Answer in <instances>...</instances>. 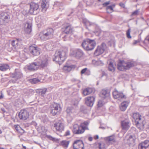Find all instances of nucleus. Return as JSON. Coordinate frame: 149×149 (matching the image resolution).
Instances as JSON below:
<instances>
[{"instance_id": "26", "label": "nucleus", "mask_w": 149, "mask_h": 149, "mask_svg": "<svg viewBox=\"0 0 149 149\" xmlns=\"http://www.w3.org/2000/svg\"><path fill=\"white\" fill-rule=\"evenodd\" d=\"M129 102L127 101H124L122 102L120 104V110L123 111H125L126 109Z\"/></svg>"}, {"instance_id": "54", "label": "nucleus", "mask_w": 149, "mask_h": 149, "mask_svg": "<svg viewBox=\"0 0 149 149\" xmlns=\"http://www.w3.org/2000/svg\"><path fill=\"white\" fill-rule=\"evenodd\" d=\"M70 131L69 130L67 131L65 134V135L66 136H67L70 135Z\"/></svg>"}, {"instance_id": "8", "label": "nucleus", "mask_w": 149, "mask_h": 149, "mask_svg": "<svg viewBox=\"0 0 149 149\" xmlns=\"http://www.w3.org/2000/svg\"><path fill=\"white\" fill-rule=\"evenodd\" d=\"M9 16L6 13H2L0 15V25H4L7 23L9 19Z\"/></svg>"}, {"instance_id": "40", "label": "nucleus", "mask_w": 149, "mask_h": 149, "mask_svg": "<svg viewBox=\"0 0 149 149\" xmlns=\"http://www.w3.org/2000/svg\"><path fill=\"white\" fill-rule=\"evenodd\" d=\"M98 146L99 149H105V144L103 143H98Z\"/></svg>"}, {"instance_id": "50", "label": "nucleus", "mask_w": 149, "mask_h": 149, "mask_svg": "<svg viewBox=\"0 0 149 149\" xmlns=\"http://www.w3.org/2000/svg\"><path fill=\"white\" fill-rule=\"evenodd\" d=\"M103 105V104L102 103V101L101 100L99 101L97 104L98 107H101Z\"/></svg>"}, {"instance_id": "34", "label": "nucleus", "mask_w": 149, "mask_h": 149, "mask_svg": "<svg viewBox=\"0 0 149 149\" xmlns=\"http://www.w3.org/2000/svg\"><path fill=\"white\" fill-rule=\"evenodd\" d=\"M92 63L95 66H97L99 65H103V63L101 61L95 60H93L92 61Z\"/></svg>"}, {"instance_id": "19", "label": "nucleus", "mask_w": 149, "mask_h": 149, "mask_svg": "<svg viewBox=\"0 0 149 149\" xmlns=\"http://www.w3.org/2000/svg\"><path fill=\"white\" fill-rule=\"evenodd\" d=\"M41 6L42 10L44 12H45L49 7L48 2L46 0H42Z\"/></svg>"}, {"instance_id": "44", "label": "nucleus", "mask_w": 149, "mask_h": 149, "mask_svg": "<svg viewBox=\"0 0 149 149\" xmlns=\"http://www.w3.org/2000/svg\"><path fill=\"white\" fill-rule=\"evenodd\" d=\"M47 137L49 139L53 141H55L56 140V138L52 137L50 135H48L47 136Z\"/></svg>"}, {"instance_id": "32", "label": "nucleus", "mask_w": 149, "mask_h": 149, "mask_svg": "<svg viewBox=\"0 0 149 149\" xmlns=\"http://www.w3.org/2000/svg\"><path fill=\"white\" fill-rule=\"evenodd\" d=\"M143 121H136V125L137 127L140 130H141L143 128L144 124L143 123Z\"/></svg>"}, {"instance_id": "15", "label": "nucleus", "mask_w": 149, "mask_h": 149, "mask_svg": "<svg viewBox=\"0 0 149 149\" xmlns=\"http://www.w3.org/2000/svg\"><path fill=\"white\" fill-rule=\"evenodd\" d=\"M19 116L20 119L26 120L29 117V114L25 110H21L19 113Z\"/></svg>"}, {"instance_id": "49", "label": "nucleus", "mask_w": 149, "mask_h": 149, "mask_svg": "<svg viewBox=\"0 0 149 149\" xmlns=\"http://www.w3.org/2000/svg\"><path fill=\"white\" fill-rule=\"evenodd\" d=\"M139 13V11L136 10L133 12L132 15V16H135L138 15Z\"/></svg>"}, {"instance_id": "20", "label": "nucleus", "mask_w": 149, "mask_h": 149, "mask_svg": "<svg viewBox=\"0 0 149 149\" xmlns=\"http://www.w3.org/2000/svg\"><path fill=\"white\" fill-rule=\"evenodd\" d=\"M24 31L26 33L29 34L32 31V25L31 23L27 22L25 24Z\"/></svg>"}, {"instance_id": "52", "label": "nucleus", "mask_w": 149, "mask_h": 149, "mask_svg": "<svg viewBox=\"0 0 149 149\" xmlns=\"http://www.w3.org/2000/svg\"><path fill=\"white\" fill-rule=\"evenodd\" d=\"M87 70V69L86 68L83 69L81 71V74H82L85 73Z\"/></svg>"}, {"instance_id": "51", "label": "nucleus", "mask_w": 149, "mask_h": 149, "mask_svg": "<svg viewBox=\"0 0 149 149\" xmlns=\"http://www.w3.org/2000/svg\"><path fill=\"white\" fill-rule=\"evenodd\" d=\"M140 42V41L139 40H134L133 42V44L134 45H136V44H139Z\"/></svg>"}, {"instance_id": "47", "label": "nucleus", "mask_w": 149, "mask_h": 149, "mask_svg": "<svg viewBox=\"0 0 149 149\" xmlns=\"http://www.w3.org/2000/svg\"><path fill=\"white\" fill-rule=\"evenodd\" d=\"M93 2V0H87L86 3L87 5H90L92 4Z\"/></svg>"}, {"instance_id": "14", "label": "nucleus", "mask_w": 149, "mask_h": 149, "mask_svg": "<svg viewBox=\"0 0 149 149\" xmlns=\"http://www.w3.org/2000/svg\"><path fill=\"white\" fill-rule=\"evenodd\" d=\"M39 66L37 61L33 62L27 65V68L28 70L31 71H34L37 70Z\"/></svg>"}, {"instance_id": "63", "label": "nucleus", "mask_w": 149, "mask_h": 149, "mask_svg": "<svg viewBox=\"0 0 149 149\" xmlns=\"http://www.w3.org/2000/svg\"><path fill=\"white\" fill-rule=\"evenodd\" d=\"M1 110L2 111H3V112H6L5 109L3 108H1Z\"/></svg>"}, {"instance_id": "42", "label": "nucleus", "mask_w": 149, "mask_h": 149, "mask_svg": "<svg viewBox=\"0 0 149 149\" xmlns=\"http://www.w3.org/2000/svg\"><path fill=\"white\" fill-rule=\"evenodd\" d=\"M131 32V30L130 29H128L126 32V35L127 38H128L130 39L132 37L130 36V33Z\"/></svg>"}, {"instance_id": "35", "label": "nucleus", "mask_w": 149, "mask_h": 149, "mask_svg": "<svg viewBox=\"0 0 149 149\" xmlns=\"http://www.w3.org/2000/svg\"><path fill=\"white\" fill-rule=\"evenodd\" d=\"M87 43H89V45L92 47H95L96 46V43L94 40H91L89 39H87V40L86 41Z\"/></svg>"}, {"instance_id": "38", "label": "nucleus", "mask_w": 149, "mask_h": 149, "mask_svg": "<svg viewBox=\"0 0 149 149\" xmlns=\"http://www.w3.org/2000/svg\"><path fill=\"white\" fill-rule=\"evenodd\" d=\"M108 68L109 70L112 72H114L115 70V68L111 62L110 63Z\"/></svg>"}, {"instance_id": "39", "label": "nucleus", "mask_w": 149, "mask_h": 149, "mask_svg": "<svg viewBox=\"0 0 149 149\" xmlns=\"http://www.w3.org/2000/svg\"><path fill=\"white\" fill-rule=\"evenodd\" d=\"M29 81L30 82L33 84H35L40 81L39 79L36 78L31 79Z\"/></svg>"}, {"instance_id": "23", "label": "nucleus", "mask_w": 149, "mask_h": 149, "mask_svg": "<svg viewBox=\"0 0 149 149\" xmlns=\"http://www.w3.org/2000/svg\"><path fill=\"white\" fill-rule=\"evenodd\" d=\"M104 50V47H97L94 53V55L96 56H99L103 53Z\"/></svg>"}, {"instance_id": "58", "label": "nucleus", "mask_w": 149, "mask_h": 149, "mask_svg": "<svg viewBox=\"0 0 149 149\" xmlns=\"http://www.w3.org/2000/svg\"><path fill=\"white\" fill-rule=\"evenodd\" d=\"M77 103H78V102L77 100H76V101H75V102L74 103H73V104L75 106L77 104Z\"/></svg>"}, {"instance_id": "53", "label": "nucleus", "mask_w": 149, "mask_h": 149, "mask_svg": "<svg viewBox=\"0 0 149 149\" xmlns=\"http://www.w3.org/2000/svg\"><path fill=\"white\" fill-rule=\"evenodd\" d=\"M66 111L68 113H70L71 112V108L70 107H68L66 110Z\"/></svg>"}, {"instance_id": "60", "label": "nucleus", "mask_w": 149, "mask_h": 149, "mask_svg": "<svg viewBox=\"0 0 149 149\" xmlns=\"http://www.w3.org/2000/svg\"><path fill=\"white\" fill-rule=\"evenodd\" d=\"M3 97V94L2 93H1V95L0 96V99L2 98Z\"/></svg>"}, {"instance_id": "61", "label": "nucleus", "mask_w": 149, "mask_h": 149, "mask_svg": "<svg viewBox=\"0 0 149 149\" xmlns=\"http://www.w3.org/2000/svg\"><path fill=\"white\" fill-rule=\"evenodd\" d=\"M8 48L7 49L8 50V51L10 52L12 50L11 48H10L9 47H8Z\"/></svg>"}, {"instance_id": "45", "label": "nucleus", "mask_w": 149, "mask_h": 149, "mask_svg": "<svg viewBox=\"0 0 149 149\" xmlns=\"http://www.w3.org/2000/svg\"><path fill=\"white\" fill-rule=\"evenodd\" d=\"M84 49L86 51H91L93 50L94 47H92L91 48L90 47H83Z\"/></svg>"}, {"instance_id": "37", "label": "nucleus", "mask_w": 149, "mask_h": 149, "mask_svg": "<svg viewBox=\"0 0 149 149\" xmlns=\"http://www.w3.org/2000/svg\"><path fill=\"white\" fill-rule=\"evenodd\" d=\"M127 140L128 143L130 144L134 143L135 142V139L132 135H130Z\"/></svg>"}, {"instance_id": "13", "label": "nucleus", "mask_w": 149, "mask_h": 149, "mask_svg": "<svg viewBox=\"0 0 149 149\" xmlns=\"http://www.w3.org/2000/svg\"><path fill=\"white\" fill-rule=\"evenodd\" d=\"M74 149H84V144L82 141L80 140L75 141L73 144Z\"/></svg>"}, {"instance_id": "46", "label": "nucleus", "mask_w": 149, "mask_h": 149, "mask_svg": "<svg viewBox=\"0 0 149 149\" xmlns=\"http://www.w3.org/2000/svg\"><path fill=\"white\" fill-rule=\"evenodd\" d=\"M14 127L16 129V130L17 131V132H19V130L20 129H21V128L20 127V126L19 125H14Z\"/></svg>"}, {"instance_id": "18", "label": "nucleus", "mask_w": 149, "mask_h": 149, "mask_svg": "<svg viewBox=\"0 0 149 149\" xmlns=\"http://www.w3.org/2000/svg\"><path fill=\"white\" fill-rule=\"evenodd\" d=\"M149 146V141L146 140L139 144L138 149H146Z\"/></svg>"}, {"instance_id": "25", "label": "nucleus", "mask_w": 149, "mask_h": 149, "mask_svg": "<svg viewBox=\"0 0 149 149\" xmlns=\"http://www.w3.org/2000/svg\"><path fill=\"white\" fill-rule=\"evenodd\" d=\"M94 92V89L92 88H88L84 89L83 92V93L84 96H86L89 95L92 93Z\"/></svg>"}, {"instance_id": "64", "label": "nucleus", "mask_w": 149, "mask_h": 149, "mask_svg": "<svg viewBox=\"0 0 149 149\" xmlns=\"http://www.w3.org/2000/svg\"><path fill=\"white\" fill-rule=\"evenodd\" d=\"M102 47H104L106 46L105 44L104 43H103L102 44Z\"/></svg>"}, {"instance_id": "6", "label": "nucleus", "mask_w": 149, "mask_h": 149, "mask_svg": "<svg viewBox=\"0 0 149 149\" xmlns=\"http://www.w3.org/2000/svg\"><path fill=\"white\" fill-rule=\"evenodd\" d=\"M11 77L13 79L10 80V82L14 83L17 80L22 77L23 74L20 70L15 69V72L11 74Z\"/></svg>"}, {"instance_id": "4", "label": "nucleus", "mask_w": 149, "mask_h": 149, "mask_svg": "<svg viewBox=\"0 0 149 149\" xmlns=\"http://www.w3.org/2000/svg\"><path fill=\"white\" fill-rule=\"evenodd\" d=\"M54 33L52 29H48L40 33L39 36L42 40H45L52 37Z\"/></svg>"}, {"instance_id": "33", "label": "nucleus", "mask_w": 149, "mask_h": 149, "mask_svg": "<svg viewBox=\"0 0 149 149\" xmlns=\"http://www.w3.org/2000/svg\"><path fill=\"white\" fill-rule=\"evenodd\" d=\"M115 6V4H113L112 5L109 6L107 7V11L108 13H111L114 11L113 8Z\"/></svg>"}, {"instance_id": "62", "label": "nucleus", "mask_w": 149, "mask_h": 149, "mask_svg": "<svg viewBox=\"0 0 149 149\" xmlns=\"http://www.w3.org/2000/svg\"><path fill=\"white\" fill-rule=\"evenodd\" d=\"M120 6H122V7H124V4L123 3H120Z\"/></svg>"}, {"instance_id": "21", "label": "nucleus", "mask_w": 149, "mask_h": 149, "mask_svg": "<svg viewBox=\"0 0 149 149\" xmlns=\"http://www.w3.org/2000/svg\"><path fill=\"white\" fill-rule=\"evenodd\" d=\"M54 127L57 131L59 132H61L64 129L63 124L60 122L57 123L55 124Z\"/></svg>"}, {"instance_id": "55", "label": "nucleus", "mask_w": 149, "mask_h": 149, "mask_svg": "<svg viewBox=\"0 0 149 149\" xmlns=\"http://www.w3.org/2000/svg\"><path fill=\"white\" fill-rule=\"evenodd\" d=\"M109 2H106V3H103V5L104 6H107V5H108V4H109Z\"/></svg>"}, {"instance_id": "41", "label": "nucleus", "mask_w": 149, "mask_h": 149, "mask_svg": "<svg viewBox=\"0 0 149 149\" xmlns=\"http://www.w3.org/2000/svg\"><path fill=\"white\" fill-rule=\"evenodd\" d=\"M47 89L46 88H44L43 89H41L40 91V93L41 95L43 96L46 93L47 91Z\"/></svg>"}, {"instance_id": "28", "label": "nucleus", "mask_w": 149, "mask_h": 149, "mask_svg": "<svg viewBox=\"0 0 149 149\" xmlns=\"http://www.w3.org/2000/svg\"><path fill=\"white\" fill-rule=\"evenodd\" d=\"M106 140L108 143L110 144H112L113 143L116 142L115 136L113 135L106 137Z\"/></svg>"}, {"instance_id": "24", "label": "nucleus", "mask_w": 149, "mask_h": 149, "mask_svg": "<svg viewBox=\"0 0 149 149\" xmlns=\"http://www.w3.org/2000/svg\"><path fill=\"white\" fill-rule=\"evenodd\" d=\"M9 43L11 44V45L13 47L21 46L22 45L21 41L18 40H9Z\"/></svg>"}, {"instance_id": "48", "label": "nucleus", "mask_w": 149, "mask_h": 149, "mask_svg": "<svg viewBox=\"0 0 149 149\" xmlns=\"http://www.w3.org/2000/svg\"><path fill=\"white\" fill-rule=\"evenodd\" d=\"M9 95H13L14 94V91L12 89L10 90L8 92Z\"/></svg>"}, {"instance_id": "22", "label": "nucleus", "mask_w": 149, "mask_h": 149, "mask_svg": "<svg viewBox=\"0 0 149 149\" xmlns=\"http://www.w3.org/2000/svg\"><path fill=\"white\" fill-rule=\"evenodd\" d=\"M101 96L102 97L106 98L109 97L110 94L109 91L107 90H102L100 93Z\"/></svg>"}, {"instance_id": "59", "label": "nucleus", "mask_w": 149, "mask_h": 149, "mask_svg": "<svg viewBox=\"0 0 149 149\" xmlns=\"http://www.w3.org/2000/svg\"><path fill=\"white\" fill-rule=\"evenodd\" d=\"M146 39L148 41V42L149 43V36H148L146 38Z\"/></svg>"}, {"instance_id": "17", "label": "nucleus", "mask_w": 149, "mask_h": 149, "mask_svg": "<svg viewBox=\"0 0 149 149\" xmlns=\"http://www.w3.org/2000/svg\"><path fill=\"white\" fill-rule=\"evenodd\" d=\"M95 98L93 96H90L86 98L85 103L88 106L92 107L94 104Z\"/></svg>"}, {"instance_id": "5", "label": "nucleus", "mask_w": 149, "mask_h": 149, "mask_svg": "<svg viewBox=\"0 0 149 149\" xmlns=\"http://www.w3.org/2000/svg\"><path fill=\"white\" fill-rule=\"evenodd\" d=\"M133 65L132 63H126L124 61L119 60L117 65L118 69L119 70L123 71L129 69Z\"/></svg>"}, {"instance_id": "36", "label": "nucleus", "mask_w": 149, "mask_h": 149, "mask_svg": "<svg viewBox=\"0 0 149 149\" xmlns=\"http://www.w3.org/2000/svg\"><path fill=\"white\" fill-rule=\"evenodd\" d=\"M70 141L65 140L62 141L60 143L61 145L63 147H68L69 143Z\"/></svg>"}, {"instance_id": "57", "label": "nucleus", "mask_w": 149, "mask_h": 149, "mask_svg": "<svg viewBox=\"0 0 149 149\" xmlns=\"http://www.w3.org/2000/svg\"><path fill=\"white\" fill-rule=\"evenodd\" d=\"M88 139L89 141H92L93 140V139L92 137H89Z\"/></svg>"}, {"instance_id": "30", "label": "nucleus", "mask_w": 149, "mask_h": 149, "mask_svg": "<svg viewBox=\"0 0 149 149\" xmlns=\"http://www.w3.org/2000/svg\"><path fill=\"white\" fill-rule=\"evenodd\" d=\"M133 118L135 120L136 122V121H142L141 118V116L138 113H133Z\"/></svg>"}, {"instance_id": "31", "label": "nucleus", "mask_w": 149, "mask_h": 149, "mask_svg": "<svg viewBox=\"0 0 149 149\" xmlns=\"http://www.w3.org/2000/svg\"><path fill=\"white\" fill-rule=\"evenodd\" d=\"M9 66L6 64H0V70L4 71L9 69Z\"/></svg>"}, {"instance_id": "43", "label": "nucleus", "mask_w": 149, "mask_h": 149, "mask_svg": "<svg viewBox=\"0 0 149 149\" xmlns=\"http://www.w3.org/2000/svg\"><path fill=\"white\" fill-rule=\"evenodd\" d=\"M87 40V39L84 40L82 44V47H84L86 46V47H88V45H89V43H87V42H86V41Z\"/></svg>"}, {"instance_id": "11", "label": "nucleus", "mask_w": 149, "mask_h": 149, "mask_svg": "<svg viewBox=\"0 0 149 149\" xmlns=\"http://www.w3.org/2000/svg\"><path fill=\"white\" fill-rule=\"evenodd\" d=\"M39 6L38 4L34 3H31L30 5L29 13L31 14H36V11L38 10Z\"/></svg>"}, {"instance_id": "9", "label": "nucleus", "mask_w": 149, "mask_h": 149, "mask_svg": "<svg viewBox=\"0 0 149 149\" xmlns=\"http://www.w3.org/2000/svg\"><path fill=\"white\" fill-rule=\"evenodd\" d=\"M70 54L77 58H79L82 56L83 53L80 49L74 50L73 48H72L70 51Z\"/></svg>"}, {"instance_id": "1", "label": "nucleus", "mask_w": 149, "mask_h": 149, "mask_svg": "<svg viewBox=\"0 0 149 149\" xmlns=\"http://www.w3.org/2000/svg\"><path fill=\"white\" fill-rule=\"evenodd\" d=\"M63 49L56 50L54 54V58L53 61L57 62H63L65 58L67 49L63 47Z\"/></svg>"}, {"instance_id": "12", "label": "nucleus", "mask_w": 149, "mask_h": 149, "mask_svg": "<svg viewBox=\"0 0 149 149\" xmlns=\"http://www.w3.org/2000/svg\"><path fill=\"white\" fill-rule=\"evenodd\" d=\"M121 125L123 130H127L130 127L131 123L129 119L127 118L121 121Z\"/></svg>"}, {"instance_id": "7", "label": "nucleus", "mask_w": 149, "mask_h": 149, "mask_svg": "<svg viewBox=\"0 0 149 149\" xmlns=\"http://www.w3.org/2000/svg\"><path fill=\"white\" fill-rule=\"evenodd\" d=\"M51 113L53 116L56 115L61 110V107L59 104L54 102L51 105Z\"/></svg>"}, {"instance_id": "16", "label": "nucleus", "mask_w": 149, "mask_h": 149, "mask_svg": "<svg viewBox=\"0 0 149 149\" xmlns=\"http://www.w3.org/2000/svg\"><path fill=\"white\" fill-rule=\"evenodd\" d=\"M29 51L33 55L36 56L39 55L41 52L40 49L39 47H29Z\"/></svg>"}, {"instance_id": "27", "label": "nucleus", "mask_w": 149, "mask_h": 149, "mask_svg": "<svg viewBox=\"0 0 149 149\" xmlns=\"http://www.w3.org/2000/svg\"><path fill=\"white\" fill-rule=\"evenodd\" d=\"M75 65H65L64 66L63 69L66 72L70 71L72 69L75 68Z\"/></svg>"}, {"instance_id": "56", "label": "nucleus", "mask_w": 149, "mask_h": 149, "mask_svg": "<svg viewBox=\"0 0 149 149\" xmlns=\"http://www.w3.org/2000/svg\"><path fill=\"white\" fill-rule=\"evenodd\" d=\"M94 138L95 139H98L99 138L98 136V135H96L94 136Z\"/></svg>"}, {"instance_id": "10", "label": "nucleus", "mask_w": 149, "mask_h": 149, "mask_svg": "<svg viewBox=\"0 0 149 149\" xmlns=\"http://www.w3.org/2000/svg\"><path fill=\"white\" fill-rule=\"evenodd\" d=\"M113 95L115 99L120 101H121L122 99L126 98L125 95L122 93L118 92L116 89L113 92Z\"/></svg>"}, {"instance_id": "3", "label": "nucleus", "mask_w": 149, "mask_h": 149, "mask_svg": "<svg viewBox=\"0 0 149 149\" xmlns=\"http://www.w3.org/2000/svg\"><path fill=\"white\" fill-rule=\"evenodd\" d=\"M50 60L47 55H42L36 59L38 66L42 68L47 67L49 65Z\"/></svg>"}, {"instance_id": "2", "label": "nucleus", "mask_w": 149, "mask_h": 149, "mask_svg": "<svg viewBox=\"0 0 149 149\" xmlns=\"http://www.w3.org/2000/svg\"><path fill=\"white\" fill-rule=\"evenodd\" d=\"M88 123L85 121L81 124L80 126L77 124H75L73 126L72 132L74 134H79L83 133L85 130L88 129L87 127Z\"/></svg>"}, {"instance_id": "29", "label": "nucleus", "mask_w": 149, "mask_h": 149, "mask_svg": "<svg viewBox=\"0 0 149 149\" xmlns=\"http://www.w3.org/2000/svg\"><path fill=\"white\" fill-rule=\"evenodd\" d=\"M72 28L71 25H68L63 29V31L66 33H69L72 32Z\"/></svg>"}]
</instances>
